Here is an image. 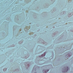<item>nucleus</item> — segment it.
I'll return each instance as SVG.
<instances>
[{
    "instance_id": "obj_6",
    "label": "nucleus",
    "mask_w": 73,
    "mask_h": 73,
    "mask_svg": "<svg viewBox=\"0 0 73 73\" xmlns=\"http://www.w3.org/2000/svg\"><path fill=\"white\" fill-rule=\"evenodd\" d=\"M43 55H42V56Z\"/></svg>"
},
{
    "instance_id": "obj_2",
    "label": "nucleus",
    "mask_w": 73,
    "mask_h": 73,
    "mask_svg": "<svg viewBox=\"0 0 73 73\" xmlns=\"http://www.w3.org/2000/svg\"><path fill=\"white\" fill-rule=\"evenodd\" d=\"M71 56H72V54H71V53H68L66 56V58H69Z\"/></svg>"
},
{
    "instance_id": "obj_4",
    "label": "nucleus",
    "mask_w": 73,
    "mask_h": 73,
    "mask_svg": "<svg viewBox=\"0 0 73 73\" xmlns=\"http://www.w3.org/2000/svg\"><path fill=\"white\" fill-rule=\"evenodd\" d=\"M72 32H73V30L72 31Z\"/></svg>"
},
{
    "instance_id": "obj_5",
    "label": "nucleus",
    "mask_w": 73,
    "mask_h": 73,
    "mask_svg": "<svg viewBox=\"0 0 73 73\" xmlns=\"http://www.w3.org/2000/svg\"><path fill=\"white\" fill-rule=\"evenodd\" d=\"M44 56H45V55H44Z\"/></svg>"
},
{
    "instance_id": "obj_1",
    "label": "nucleus",
    "mask_w": 73,
    "mask_h": 73,
    "mask_svg": "<svg viewBox=\"0 0 73 73\" xmlns=\"http://www.w3.org/2000/svg\"><path fill=\"white\" fill-rule=\"evenodd\" d=\"M69 70V67H64V68H62V72L63 73H65L66 72H68Z\"/></svg>"
},
{
    "instance_id": "obj_3",
    "label": "nucleus",
    "mask_w": 73,
    "mask_h": 73,
    "mask_svg": "<svg viewBox=\"0 0 73 73\" xmlns=\"http://www.w3.org/2000/svg\"><path fill=\"white\" fill-rule=\"evenodd\" d=\"M49 70H46V72H48V71H49Z\"/></svg>"
}]
</instances>
